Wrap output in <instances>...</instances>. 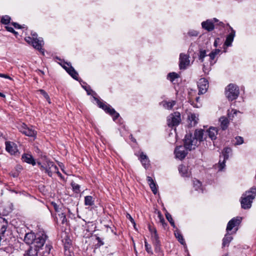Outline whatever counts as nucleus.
<instances>
[{
	"label": "nucleus",
	"instance_id": "1",
	"mask_svg": "<svg viewBox=\"0 0 256 256\" xmlns=\"http://www.w3.org/2000/svg\"><path fill=\"white\" fill-rule=\"evenodd\" d=\"M256 196V188H252L250 191L242 194L241 198L242 208L244 209L250 208L252 206L253 200Z\"/></svg>",
	"mask_w": 256,
	"mask_h": 256
},
{
	"label": "nucleus",
	"instance_id": "2",
	"mask_svg": "<svg viewBox=\"0 0 256 256\" xmlns=\"http://www.w3.org/2000/svg\"><path fill=\"white\" fill-rule=\"evenodd\" d=\"M38 164L40 166L42 170H44L50 176H52L53 172L59 173L58 167L54 164L52 162L46 160L44 163L41 164L38 162Z\"/></svg>",
	"mask_w": 256,
	"mask_h": 256
},
{
	"label": "nucleus",
	"instance_id": "3",
	"mask_svg": "<svg viewBox=\"0 0 256 256\" xmlns=\"http://www.w3.org/2000/svg\"><path fill=\"white\" fill-rule=\"evenodd\" d=\"M225 93L229 100L232 101L236 100L240 94L238 87L234 84H230L226 88Z\"/></svg>",
	"mask_w": 256,
	"mask_h": 256
},
{
	"label": "nucleus",
	"instance_id": "4",
	"mask_svg": "<svg viewBox=\"0 0 256 256\" xmlns=\"http://www.w3.org/2000/svg\"><path fill=\"white\" fill-rule=\"evenodd\" d=\"M198 146L197 140L191 134H186L184 140V146L186 150H191L196 148Z\"/></svg>",
	"mask_w": 256,
	"mask_h": 256
},
{
	"label": "nucleus",
	"instance_id": "5",
	"mask_svg": "<svg viewBox=\"0 0 256 256\" xmlns=\"http://www.w3.org/2000/svg\"><path fill=\"white\" fill-rule=\"evenodd\" d=\"M48 236L43 230H40L36 234V238L33 243L34 248L39 249L44 246Z\"/></svg>",
	"mask_w": 256,
	"mask_h": 256
},
{
	"label": "nucleus",
	"instance_id": "6",
	"mask_svg": "<svg viewBox=\"0 0 256 256\" xmlns=\"http://www.w3.org/2000/svg\"><path fill=\"white\" fill-rule=\"evenodd\" d=\"M181 122L180 114L176 112L170 114L167 118V124L169 127H173L178 125Z\"/></svg>",
	"mask_w": 256,
	"mask_h": 256
},
{
	"label": "nucleus",
	"instance_id": "7",
	"mask_svg": "<svg viewBox=\"0 0 256 256\" xmlns=\"http://www.w3.org/2000/svg\"><path fill=\"white\" fill-rule=\"evenodd\" d=\"M18 129L23 134L28 136H34L36 135V132L32 128L27 126L24 124H22L18 126Z\"/></svg>",
	"mask_w": 256,
	"mask_h": 256
},
{
	"label": "nucleus",
	"instance_id": "8",
	"mask_svg": "<svg viewBox=\"0 0 256 256\" xmlns=\"http://www.w3.org/2000/svg\"><path fill=\"white\" fill-rule=\"evenodd\" d=\"M232 149L230 148H224L222 154L224 160L222 162L221 160H220L218 165L216 166V168H218V171H221L225 167V161L228 158V154L231 152Z\"/></svg>",
	"mask_w": 256,
	"mask_h": 256
},
{
	"label": "nucleus",
	"instance_id": "9",
	"mask_svg": "<svg viewBox=\"0 0 256 256\" xmlns=\"http://www.w3.org/2000/svg\"><path fill=\"white\" fill-rule=\"evenodd\" d=\"M198 94L206 93L208 88V82L205 78H202L198 82Z\"/></svg>",
	"mask_w": 256,
	"mask_h": 256
},
{
	"label": "nucleus",
	"instance_id": "10",
	"mask_svg": "<svg viewBox=\"0 0 256 256\" xmlns=\"http://www.w3.org/2000/svg\"><path fill=\"white\" fill-rule=\"evenodd\" d=\"M189 56L180 54V56L179 66L180 70L186 69L190 65Z\"/></svg>",
	"mask_w": 256,
	"mask_h": 256
},
{
	"label": "nucleus",
	"instance_id": "11",
	"mask_svg": "<svg viewBox=\"0 0 256 256\" xmlns=\"http://www.w3.org/2000/svg\"><path fill=\"white\" fill-rule=\"evenodd\" d=\"M186 148L182 146H177L174 150L176 157L180 160L184 159L188 154Z\"/></svg>",
	"mask_w": 256,
	"mask_h": 256
},
{
	"label": "nucleus",
	"instance_id": "12",
	"mask_svg": "<svg viewBox=\"0 0 256 256\" xmlns=\"http://www.w3.org/2000/svg\"><path fill=\"white\" fill-rule=\"evenodd\" d=\"M242 218L240 217L234 218H232L228 224L226 231L228 232L232 230L233 228L238 226L241 222Z\"/></svg>",
	"mask_w": 256,
	"mask_h": 256
},
{
	"label": "nucleus",
	"instance_id": "13",
	"mask_svg": "<svg viewBox=\"0 0 256 256\" xmlns=\"http://www.w3.org/2000/svg\"><path fill=\"white\" fill-rule=\"evenodd\" d=\"M6 150L11 154H16L18 152L16 145L13 142H6Z\"/></svg>",
	"mask_w": 256,
	"mask_h": 256
},
{
	"label": "nucleus",
	"instance_id": "14",
	"mask_svg": "<svg viewBox=\"0 0 256 256\" xmlns=\"http://www.w3.org/2000/svg\"><path fill=\"white\" fill-rule=\"evenodd\" d=\"M151 234L154 244L155 246V250L156 252H159L160 250V244L156 230L154 229V233H152Z\"/></svg>",
	"mask_w": 256,
	"mask_h": 256
},
{
	"label": "nucleus",
	"instance_id": "15",
	"mask_svg": "<svg viewBox=\"0 0 256 256\" xmlns=\"http://www.w3.org/2000/svg\"><path fill=\"white\" fill-rule=\"evenodd\" d=\"M36 234H35L34 232H28L25 234L24 241L28 244L30 245L33 244L36 238Z\"/></svg>",
	"mask_w": 256,
	"mask_h": 256
},
{
	"label": "nucleus",
	"instance_id": "16",
	"mask_svg": "<svg viewBox=\"0 0 256 256\" xmlns=\"http://www.w3.org/2000/svg\"><path fill=\"white\" fill-rule=\"evenodd\" d=\"M202 28L208 30L210 32L214 29V26L212 20H208L206 21L203 22L202 23Z\"/></svg>",
	"mask_w": 256,
	"mask_h": 256
},
{
	"label": "nucleus",
	"instance_id": "17",
	"mask_svg": "<svg viewBox=\"0 0 256 256\" xmlns=\"http://www.w3.org/2000/svg\"><path fill=\"white\" fill-rule=\"evenodd\" d=\"M43 44V41L42 40H40L37 38H34L33 42L32 44V46L38 50L40 52L44 54V50L42 48V46Z\"/></svg>",
	"mask_w": 256,
	"mask_h": 256
},
{
	"label": "nucleus",
	"instance_id": "18",
	"mask_svg": "<svg viewBox=\"0 0 256 256\" xmlns=\"http://www.w3.org/2000/svg\"><path fill=\"white\" fill-rule=\"evenodd\" d=\"M206 133L212 140H215L218 135V129L216 128L210 127L206 132Z\"/></svg>",
	"mask_w": 256,
	"mask_h": 256
},
{
	"label": "nucleus",
	"instance_id": "19",
	"mask_svg": "<svg viewBox=\"0 0 256 256\" xmlns=\"http://www.w3.org/2000/svg\"><path fill=\"white\" fill-rule=\"evenodd\" d=\"M22 158L24 162L32 164V166H34L36 164V162L34 158L30 154H22Z\"/></svg>",
	"mask_w": 256,
	"mask_h": 256
},
{
	"label": "nucleus",
	"instance_id": "20",
	"mask_svg": "<svg viewBox=\"0 0 256 256\" xmlns=\"http://www.w3.org/2000/svg\"><path fill=\"white\" fill-rule=\"evenodd\" d=\"M8 228V222L2 218H0V236H3Z\"/></svg>",
	"mask_w": 256,
	"mask_h": 256
},
{
	"label": "nucleus",
	"instance_id": "21",
	"mask_svg": "<svg viewBox=\"0 0 256 256\" xmlns=\"http://www.w3.org/2000/svg\"><path fill=\"white\" fill-rule=\"evenodd\" d=\"M204 132V130L202 129L196 130L194 134V138L197 140L198 142H200L203 140Z\"/></svg>",
	"mask_w": 256,
	"mask_h": 256
},
{
	"label": "nucleus",
	"instance_id": "22",
	"mask_svg": "<svg viewBox=\"0 0 256 256\" xmlns=\"http://www.w3.org/2000/svg\"><path fill=\"white\" fill-rule=\"evenodd\" d=\"M147 180L152 192L154 194H156L158 192L156 183L150 176L147 177Z\"/></svg>",
	"mask_w": 256,
	"mask_h": 256
},
{
	"label": "nucleus",
	"instance_id": "23",
	"mask_svg": "<svg viewBox=\"0 0 256 256\" xmlns=\"http://www.w3.org/2000/svg\"><path fill=\"white\" fill-rule=\"evenodd\" d=\"M162 104L164 108L168 110H172L176 104V102L173 100L170 101L164 100L162 102Z\"/></svg>",
	"mask_w": 256,
	"mask_h": 256
},
{
	"label": "nucleus",
	"instance_id": "24",
	"mask_svg": "<svg viewBox=\"0 0 256 256\" xmlns=\"http://www.w3.org/2000/svg\"><path fill=\"white\" fill-rule=\"evenodd\" d=\"M38 249L30 246V248L26 252L24 256H38Z\"/></svg>",
	"mask_w": 256,
	"mask_h": 256
},
{
	"label": "nucleus",
	"instance_id": "25",
	"mask_svg": "<svg viewBox=\"0 0 256 256\" xmlns=\"http://www.w3.org/2000/svg\"><path fill=\"white\" fill-rule=\"evenodd\" d=\"M235 35V32L232 30V32L227 36L226 42H224L225 45L227 46H230L234 40V38Z\"/></svg>",
	"mask_w": 256,
	"mask_h": 256
},
{
	"label": "nucleus",
	"instance_id": "26",
	"mask_svg": "<svg viewBox=\"0 0 256 256\" xmlns=\"http://www.w3.org/2000/svg\"><path fill=\"white\" fill-rule=\"evenodd\" d=\"M220 126L223 130L226 129L228 126L229 122L228 119L226 117H221L220 118Z\"/></svg>",
	"mask_w": 256,
	"mask_h": 256
},
{
	"label": "nucleus",
	"instance_id": "27",
	"mask_svg": "<svg viewBox=\"0 0 256 256\" xmlns=\"http://www.w3.org/2000/svg\"><path fill=\"white\" fill-rule=\"evenodd\" d=\"M174 234L178 242L181 244H184L185 243L184 238H183L182 234H180V230L178 228H176V229L174 230Z\"/></svg>",
	"mask_w": 256,
	"mask_h": 256
},
{
	"label": "nucleus",
	"instance_id": "28",
	"mask_svg": "<svg viewBox=\"0 0 256 256\" xmlns=\"http://www.w3.org/2000/svg\"><path fill=\"white\" fill-rule=\"evenodd\" d=\"M106 112L113 117L114 120H116L120 116L119 114L116 112V110L114 108H110V106H108V110Z\"/></svg>",
	"mask_w": 256,
	"mask_h": 256
},
{
	"label": "nucleus",
	"instance_id": "29",
	"mask_svg": "<svg viewBox=\"0 0 256 256\" xmlns=\"http://www.w3.org/2000/svg\"><path fill=\"white\" fill-rule=\"evenodd\" d=\"M140 159L142 165L146 168L149 164V160L148 156L142 152L140 154Z\"/></svg>",
	"mask_w": 256,
	"mask_h": 256
},
{
	"label": "nucleus",
	"instance_id": "30",
	"mask_svg": "<svg viewBox=\"0 0 256 256\" xmlns=\"http://www.w3.org/2000/svg\"><path fill=\"white\" fill-rule=\"evenodd\" d=\"M68 70L67 72L72 77L76 80L78 79V74L72 66H70L69 68H68Z\"/></svg>",
	"mask_w": 256,
	"mask_h": 256
},
{
	"label": "nucleus",
	"instance_id": "31",
	"mask_svg": "<svg viewBox=\"0 0 256 256\" xmlns=\"http://www.w3.org/2000/svg\"><path fill=\"white\" fill-rule=\"evenodd\" d=\"M180 172L183 176L187 177L189 176L188 168L184 165H180L178 168Z\"/></svg>",
	"mask_w": 256,
	"mask_h": 256
},
{
	"label": "nucleus",
	"instance_id": "32",
	"mask_svg": "<svg viewBox=\"0 0 256 256\" xmlns=\"http://www.w3.org/2000/svg\"><path fill=\"white\" fill-rule=\"evenodd\" d=\"M232 236H230V234H226L222 240V246L224 247L226 246H228L230 242L232 240Z\"/></svg>",
	"mask_w": 256,
	"mask_h": 256
},
{
	"label": "nucleus",
	"instance_id": "33",
	"mask_svg": "<svg viewBox=\"0 0 256 256\" xmlns=\"http://www.w3.org/2000/svg\"><path fill=\"white\" fill-rule=\"evenodd\" d=\"M84 204L86 206H91L94 204V200L92 196H88L84 198Z\"/></svg>",
	"mask_w": 256,
	"mask_h": 256
},
{
	"label": "nucleus",
	"instance_id": "34",
	"mask_svg": "<svg viewBox=\"0 0 256 256\" xmlns=\"http://www.w3.org/2000/svg\"><path fill=\"white\" fill-rule=\"evenodd\" d=\"M206 56H207V54H206V50H200L199 54H198V58L201 62H204V59Z\"/></svg>",
	"mask_w": 256,
	"mask_h": 256
},
{
	"label": "nucleus",
	"instance_id": "35",
	"mask_svg": "<svg viewBox=\"0 0 256 256\" xmlns=\"http://www.w3.org/2000/svg\"><path fill=\"white\" fill-rule=\"evenodd\" d=\"M10 18L8 16L6 15L2 17L0 22L4 24H8L10 22Z\"/></svg>",
	"mask_w": 256,
	"mask_h": 256
},
{
	"label": "nucleus",
	"instance_id": "36",
	"mask_svg": "<svg viewBox=\"0 0 256 256\" xmlns=\"http://www.w3.org/2000/svg\"><path fill=\"white\" fill-rule=\"evenodd\" d=\"M220 52V50L219 49H216L212 51L208 56H210V59L211 60H214L216 56Z\"/></svg>",
	"mask_w": 256,
	"mask_h": 256
},
{
	"label": "nucleus",
	"instance_id": "37",
	"mask_svg": "<svg viewBox=\"0 0 256 256\" xmlns=\"http://www.w3.org/2000/svg\"><path fill=\"white\" fill-rule=\"evenodd\" d=\"M199 100H200V98L199 97H196V104H194V102L192 100H189V102H190V104L194 106V107H195V108H200V106H201V104L199 102Z\"/></svg>",
	"mask_w": 256,
	"mask_h": 256
},
{
	"label": "nucleus",
	"instance_id": "38",
	"mask_svg": "<svg viewBox=\"0 0 256 256\" xmlns=\"http://www.w3.org/2000/svg\"><path fill=\"white\" fill-rule=\"evenodd\" d=\"M178 77V74L176 72H170L168 74V79L172 82L176 78Z\"/></svg>",
	"mask_w": 256,
	"mask_h": 256
},
{
	"label": "nucleus",
	"instance_id": "39",
	"mask_svg": "<svg viewBox=\"0 0 256 256\" xmlns=\"http://www.w3.org/2000/svg\"><path fill=\"white\" fill-rule=\"evenodd\" d=\"M60 220L62 224H64L67 222L66 214L64 213H60L58 214Z\"/></svg>",
	"mask_w": 256,
	"mask_h": 256
},
{
	"label": "nucleus",
	"instance_id": "40",
	"mask_svg": "<svg viewBox=\"0 0 256 256\" xmlns=\"http://www.w3.org/2000/svg\"><path fill=\"white\" fill-rule=\"evenodd\" d=\"M97 102L99 107L102 108L104 111H106L110 106V105L106 104L99 100H98Z\"/></svg>",
	"mask_w": 256,
	"mask_h": 256
},
{
	"label": "nucleus",
	"instance_id": "41",
	"mask_svg": "<svg viewBox=\"0 0 256 256\" xmlns=\"http://www.w3.org/2000/svg\"><path fill=\"white\" fill-rule=\"evenodd\" d=\"M71 185L74 191L76 193H78L80 192V186L79 184L74 182H72L71 183Z\"/></svg>",
	"mask_w": 256,
	"mask_h": 256
},
{
	"label": "nucleus",
	"instance_id": "42",
	"mask_svg": "<svg viewBox=\"0 0 256 256\" xmlns=\"http://www.w3.org/2000/svg\"><path fill=\"white\" fill-rule=\"evenodd\" d=\"M41 94H42L44 97L48 100V102L50 104V98L48 95V94L43 90H38Z\"/></svg>",
	"mask_w": 256,
	"mask_h": 256
},
{
	"label": "nucleus",
	"instance_id": "43",
	"mask_svg": "<svg viewBox=\"0 0 256 256\" xmlns=\"http://www.w3.org/2000/svg\"><path fill=\"white\" fill-rule=\"evenodd\" d=\"M198 34V32L195 30H190L187 34V35L190 37L197 36Z\"/></svg>",
	"mask_w": 256,
	"mask_h": 256
},
{
	"label": "nucleus",
	"instance_id": "44",
	"mask_svg": "<svg viewBox=\"0 0 256 256\" xmlns=\"http://www.w3.org/2000/svg\"><path fill=\"white\" fill-rule=\"evenodd\" d=\"M159 218H160V223L162 224V226H164V228H165L166 226H167V224L165 222V220L164 218L162 217L161 213L160 212H158V216Z\"/></svg>",
	"mask_w": 256,
	"mask_h": 256
},
{
	"label": "nucleus",
	"instance_id": "45",
	"mask_svg": "<svg viewBox=\"0 0 256 256\" xmlns=\"http://www.w3.org/2000/svg\"><path fill=\"white\" fill-rule=\"evenodd\" d=\"M235 140H236L235 144L236 145L241 144L244 142L243 138L241 136H236Z\"/></svg>",
	"mask_w": 256,
	"mask_h": 256
},
{
	"label": "nucleus",
	"instance_id": "46",
	"mask_svg": "<svg viewBox=\"0 0 256 256\" xmlns=\"http://www.w3.org/2000/svg\"><path fill=\"white\" fill-rule=\"evenodd\" d=\"M144 246L146 252L148 253H152L151 250V246L150 244H148V242L146 240L144 241Z\"/></svg>",
	"mask_w": 256,
	"mask_h": 256
},
{
	"label": "nucleus",
	"instance_id": "47",
	"mask_svg": "<svg viewBox=\"0 0 256 256\" xmlns=\"http://www.w3.org/2000/svg\"><path fill=\"white\" fill-rule=\"evenodd\" d=\"M166 219L168 220L170 222H170H172L174 220L171 214L168 212H166Z\"/></svg>",
	"mask_w": 256,
	"mask_h": 256
},
{
	"label": "nucleus",
	"instance_id": "48",
	"mask_svg": "<svg viewBox=\"0 0 256 256\" xmlns=\"http://www.w3.org/2000/svg\"><path fill=\"white\" fill-rule=\"evenodd\" d=\"M34 38H31L30 36H28L25 38V40L26 42H28V44H32L33 41L34 40Z\"/></svg>",
	"mask_w": 256,
	"mask_h": 256
},
{
	"label": "nucleus",
	"instance_id": "49",
	"mask_svg": "<svg viewBox=\"0 0 256 256\" xmlns=\"http://www.w3.org/2000/svg\"><path fill=\"white\" fill-rule=\"evenodd\" d=\"M0 77L8 78L10 80H12V78H10L8 75L6 74L0 73Z\"/></svg>",
	"mask_w": 256,
	"mask_h": 256
},
{
	"label": "nucleus",
	"instance_id": "50",
	"mask_svg": "<svg viewBox=\"0 0 256 256\" xmlns=\"http://www.w3.org/2000/svg\"><path fill=\"white\" fill-rule=\"evenodd\" d=\"M126 218L130 220V221L132 222V223L134 224V226H135L134 220L132 218L130 214H127Z\"/></svg>",
	"mask_w": 256,
	"mask_h": 256
},
{
	"label": "nucleus",
	"instance_id": "51",
	"mask_svg": "<svg viewBox=\"0 0 256 256\" xmlns=\"http://www.w3.org/2000/svg\"><path fill=\"white\" fill-rule=\"evenodd\" d=\"M12 24L16 28H22L21 26H20L16 22H12Z\"/></svg>",
	"mask_w": 256,
	"mask_h": 256
},
{
	"label": "nucleus",
	"instance_id": "52",
	"mask_svg": "<svg viewBox=\"0 0 256 256\" xmlns=\"http://www.w3.org/2000/svg\"><path fill=\"white\" fill-rule=\"evenodd\" d=\"M5 28L8 32H14V29L12 27L6 26Z\"/></svg>",
	"mask_w": 256,
	"mask_h": 256
},
{
	"label": "nucleus",
	"instance_id": "53",
	"mask_svg": "<svg viewBox=\"0 0 256 256\" xmlns=\"http://www.w3.org/2000/svg\"><path fill=\"white\" fill-rule=\"evenodd\" d=\"M10 174V176H12L14 178H16L18 176V172H11Z\"/></svg>",
	"mask_w": 256,
	"mask_h": 256
},
{
	"label": "nucleus",
	"instance_id": "54",
	"mask_svg": "<svg viewBox=\"0 0 256 256\" xmlns=\"http://www.w3.org/2000/svg\"><path fill=\"white\" fill-rule=\"evenodd\" d=\"M46 252L48 254H49L51 249L50 246L46 244Z\"/></svg>",
	"mask_w": 256,
	"mask_h": 256
},
{
	"label": "nucleus",
	"instance_id": "55",
	"mask_svg": "<svg viewBox=\"0 0 256 256\" xmlns=\"http://www.w3.org/2000/svg\"><path fill=\"white\" fill-rule=\"evenodd\" d=\"M148 229H149V230L151 234H152V233H154V229H156V228L152 227L151 226L149 225Z\"/></svg>",
	"mask_w": 256,
	"mask_h": 256
},
{
	"label": "nucleus",
	"instance_id": "56",
	"mask_svg": "<svg viewBox=\"0 0 256 256\" xmlns=\"http://www.w3.org/2000/svg\"><path fill=\"white\" fill-rule=\"evenodd\" d=\"M191 118L192 120L194 121V124L196 123V116H195L194 114H192L191 116Z\"/></svg>",
	"mask_w": 256,
	"mask_h": 256
},
{
	"label": "nucleus",
	"instance_id": "57",
	"mask_svg": "<svg viewBox=\"0 0 256 256\" xmlns=\"http://www.w3.org/2000/svg\"><path fill=\"white\" fill-rule=\"evenodd\" d=\"M96 240H98V243L100 244V245H103L104 244V242H102V240H101L100 238L97 237L96 238Z\"/></svg>",
	"mask_w": 256,
	"mask_h": 256
},
{
	"label": "nucleus",
	"instance_id": "58",
	"mask_svg": "<svg viewBox=\"0 0 256 256\" xmlns=\"http://www.w3.org/2000/svg\"><path fill=\"white\" fill-rule=\"evenodd\" d=\"M170 224L172 225V226L174 228H176V227L174 224V220L172 221V222H170Z\"/></svg>",
	"mask_w": 256,
	"mask_h": 256
},
{
	"label": "nucleus",
	"instance_id": "59",
	"mask_svg": "<svg viewBox=\"0 0 256 256\" xmlns=\"http://www.w3.org/2000/svg\"><path fill=\"white\" fill-rule=\"evenodd\" d=\"M62 66L63 67V68L67 72L68 70V68H69V67H67L65 65H63Z\"/></svg>",
	"mask_w": 256,
	"mask_h": 256
},
{
	"label": "nucleus",
	"instance_id": "60",
	"mask_svg": "<svg viewBox=\"0 0 256 256\" xmlns=\"http://www.w3.org/2000/svg\"><path fill=\"white\" fill-rule=\"evenodd\" d=\"M0 96L4 98L6 96L4 94L0 92Z\"/></svg>",
	"mask_w": 256,
	"mask_h": 256
},
{
	"label": "nucleus",
	"instance_id": "61",
	"mask_svg": "<svg viewBox=\"0 0 256 256\" xmlns=\"http://www.w3.org/2000/svg\"><path fill=\"white\" fill-rule=\"evenodd\" d=\"M232 112H233V114H236L238 112V111L236 110H232Z\"/></svg>",
	"mask_w": 256,
	"mask_h": 256
},
{
	"label": "nucleus",
	"instance_id": "62",
	"mask_svg": "<svg viewBox=\"0 0 256 256\" xmlns=\"http://www.w3.org/2000/svg\"><path fill=\"white\" fill-rule=\"evenodd\" d=\"M12 33L14 34L16 36L18 34V32H16L14 30V32H12Z\"/></svg>",
	"mask_w": 256,
	"mask_h": 256
},
{
	"label": "nucleus",
	"instance_id": "63",
	"mask_svg": "<svg viewBox=\"0 0 256 256\" xmlns=\"http://www.w3.org/2000/svg\"><path fill=\"white\" fill-rule=\"evenodd\" d=\"M214 46H216H216H217V40H216L214 41Z\"/></svg>",
	"mask_w": 256,
	"mask_h": 256
},
{
	"label": "nucleus",
	"instance_id": "64",
	"mask_svg": "<svg viewBox=\"0 0 256 256\" xmlns=\"http://www.w3.org/2000/svg\"><path fill=\"white\" fill-rule=\"evenodd\" d=\"M38 70V72H41V74H44V72L43 71H42V70Z\"/></svg>",
	"mask_w": 256,
	"mask_h": 256
}]
</instances>
